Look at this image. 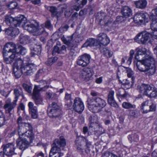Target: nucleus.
<instances>
[{
	"label": "nucleus",
	"instance_id": "1",
	"mask_svg": "<svg viewBox=\"0 0 157 157\" xmlns=\"http://www.w3.org/2000/svg\"><path fill=\"white\" fill-rule=\"evenodd\" d=\"M140 63H137V68L140 72L145 73L147 75H153L155 71V60L150 54H147L145 59L137 60Z\"/></svg>",
	"mask_w": 157,
	"mask_h": 157
},
{
	"label": "nucleus",
	"instance_id": "2",
	"mask_svg": "<svg viewBox=\"0 0 157 157\" xmlns=\"http://www.w3.org/2000/svg\"><path fill=\"white\" fill-rule=\"evenodd\" d=\"M87 101L88 109L90 111L94 113L101 111L106 104L104 100L100 98H89Z\"/></svg>",
	"mask_w": 157,
	"mask_h": 157
},
{
	"label": "nucleus",
	"instance_id": "3",
	"mask_svg": "<svg viewBox=\"0 0 157 157\" xmlns=\"http://www.w3.org/2000/svg\"><path fill=\"white\" fill-rule=\"evenodd\" d=\"M77 149L81 154H83L87 151H89L92 147L91 142L83 136H79L75 140Z\"/></svg>",
	"mask_w": 157,
	"mask_h": 157
},
{
	"label": "nucleus",
	"instance_id": "4",
	"mask_svg": "<svg viewBox=\"0 0 157 157\" xmlns=\"http://www.w3.org/2000/svg\"><path fill=\"white\" fill-rule=\"evenodd\" d=\"M14 94L15 95L14 99L11 102L10 98L7 99L6 101L5 104L3 106L6 113L11 114L14 112V108L17 105V102L18 98L21 94V92L17 89H15L14 90Z\"/></svg>",
	"mask_w": 157,
	"mask_h": 157
},
{
	"label": "nucleus",
	"instance_id": "5",
	"mask_svg": "<svg viewBox=\"0 0 157 157\" xmlns=\"http://www.w3.org/2000/svg\"><path fill=\"white\" fill-rule=\"evenodd\" d=\"M24 29L30 33H33V35H40L44 32V29L41 27H36L29 21H26L25 23L22 25Z\"/></svg>",
	"mask_w": 157,
	"mask_h": 157
},
{
	"label": "nucleus",
	"instance_id": "6",
	"mask_svg": "<svg viewBox=\"0 0 157 157\" xmlns=\"http://www.w3.org/2000/svg\"><path fill=\"white\" fill-rule=\"evenodd\" d=\"M47 111L48 116L53 119H60L62 114L59 106L55 102L52 103L51 106L49 105Z\"/></svg>",
	"mask_w": 157,
	"mask_h": 157
},
{
	"label": "nucleus",
	"instance_id": "7",
	"mask_svg": "<svg viewBox=\"0 0 157 157\" xmlns=\"http://www.w3.org/2000/svg\"><path fill=\"white\" fill-rule=\"evenodd\" d=\"M26 21V18L23 15H20L17 17L13 18L9 15L5 17V21L7 24L12 23L14 26H19L22 24V26L25 24Z\"/></svg>",
	"mask_w": 157,
	"mask_h": 157
},
{
	"label": "nucleus",
	"instance_id": "8",
	"mask_svg": "<svg viewBox=\"0 0 157 157\" xmlns=\"http://www.w3.org/2000/svg\"><path fill=\"white\" fill-rule=\"evenodd\" d=\"M152 14L150 16L149 18L152 20L150 24L151 29L154 32H152L151 34L157 35V7L152 10Z\"/></svg>",
	"mask_w": 157,
	"mask_h": 157
},
{
	"label": "nucleus",
	"instance_id": "9",
	"mask_svg": "<svg viewBox=\"0 0 157 157\" xmlns=\"http://www.w3.org/2000/svg\"><path fill=\"white\" fill-rule=\"evenodd\" d=\"M22 63L21 65L20 68L23 74L24 75H29L33 73V69L35 67V65L32 63H25L22 60Z\"/></svg>",
	"mask_w": 157,
	"mask_h": 157
},
{
	"label": "nucleus",
	"instance_id": "10",
	"mask_svg": "<svg viewBox=\"0 0 157 157\" xmlns=\"http://www.w3.org/2000/svg\"><path fill=\"white\" fill-rule=\"evenodd\" d=\"M110 17L109 16L102 12L98 13L96 19L99 21V23L101 25H108L110 23Z\"/></svg>",
	"mask_w": 157,
	"mask_h": 157
},
{
	"label": "nucleus",
	"instance_id": "11",
	"mask_svg": "<svg viewBox=\"0 0 157 157\" xmlns=\"http://www.w3.org/2000/svg\"><path fill=\"white\" fill-rule=\"evenodd\" d=\"M90 56L85 54L79 56L77 60L76 63L79 66L84 67L87 66L90 63Z\"/></svg>",
	"mask_w": 157,
	"mask_h": 157
},
{
	"label": "nucleus",
	"instance_id": "12",
	"mask_svg": "<svg viewBox=\"0 0 157 157\" xmlns=\"http://www.w3.org/2000/svg\"><path fill=\"white\" fill-rule=\"evenodd\" d=\"M5 155H13L14 154L15 149L14 144L13 143L3 145L2 146Z\"/></svg>",
	"mask_w": 157,
	"mask_h": 157
},
{
	"label": "nucleus",
	"instance_id": "13",
	"mask_svg": "<svg viewBox=\"0 0 157 157\" xmlns=\"http://www.w3.org/2000/svg\"><path fill=\"white\" fill-rule=\"evenodd\" d=\"M22 59H18L13 63V73L16 78H19L23 74L21 69L20 68L21 65H22Z\"/></svg>",
	"mask_w": 157,
	"mask_h": 157
},
{
	"label": "nucleus",
	"instance_id": "14",
	"mask_svg": "<svg viewBox=\"0 0 157 157\" xmlns=\"http://www.w3.org/2000/svg\"><path fill=\"white\" fill-rule=\"evenodd\" d=\"M3 53L4 62L6 64H11L14 60L16 62L18 59H21L19 53L6 54V55L4 54V53Z\"/></svg>",
	"mask_w": 157,
	"mask_h": 157
},
{
	"label": "nucleus",
	"instance_id": "15",
	"mask_svg": "<svg viewBox=\"0 0 157 157\" xmlns=\"http://www.w3.org/2000/svg\"><path fill=\"white\" fill-rule=\"evenodd\" d=\"M153 88V86L149 84H142L138 85L137 90L144 95L147 96Z\"/></svg>",
	"mask_w": 157,
	"mask_h": 157
},
{
	"label": "nucleus",
	"instance_id": "16",
	"mask_svg": "<svg viewBox=\"0 0 157 157\" xmlns=\"http://www.w3.org/2000/svg\"><path fill=\"white\" fill-rule=\"evenodd\" d=\"M16 46L14 44L11 42H8L4 46L3 53H4L5 55L6 54H10L11 53L14 54L19 53L16 52Z\"/></svg>",
	"mask_w": 157,
	"mask_h": 157
},
{
	"label": "nucleus",
	"instance_id": "17",
	"mask_svg": "<svg viewBox=\"0 0 157 157\" xmlns=\"http://www.w3.org/2000/svg\"><path fill=\"white\" fill-rule=\"evenodd\" d=\"M73 109L76 112L80 113L84 109L83 103L79 98H76L74 100L73 105Z\"/></svg>",
	"mask_w": 157,
	"mask_h": 157
},
{
	"label": "nucleus",
	"instance_id": "18",
	"mask_svg": "<svg viewBox=\"0 0 157 157\" xmlns=\"http://www.w3.org/2000/svg\"><path fill=\"white\" fill-rule=\"evenodd\" d=\"M16 144L18 148L22 151H24L28 147L30 143L26 138L19 137L16 141Z\"/></svg>",
	"mask_w": 157,
	"mask_h": 157
},
{
	"label": "nucleus",
	"instance_id": "19",
	"mask_svg": "<svg viewBox=\"0 0 157 157\" xmlns=\"http://www.w3.org/2000/svg\"><path fill=\"white\" fill-rule=\"evenodd\" d=\"M136 50L137 51V52L135 55V58L137 60H140V56L144 55V59H145L146 56L147 54H151V56H152V53L149 51H147V49L145 48H136Z\"/></svg>",
	"mask_w": 157,
	"mask_h": 157
},
{
	"label": "nucleus",
	"instance_id": "20",
	"mask_svg": "<svg viewBox=\"0 0 157 157\" xmlns=\"http://www.w3.org/2000/svg\"><path fill=\"white\" fill-rule=\"evenodd\" d=\"M92 75L90 69L89 68H84L83 69L80 75V77L85 81L89 80Z\"/></svg>",
	"mask_w": 157,
	"mask_h": 157
},
{
	"label": "nucleus",
	"instance_id": "21",
	"mask_svg": "<svg viewBox=\"0 0 157 157\" xmlns=\"http://www.w3.org/2000/svg\"><path fill=\"white\" fill-rule=\"evenodd\" d=\"M98 40L99 44L104 46L107 45L110 42V40L107 35L104 33H101L98 35Z\"/></svg>",
	"mask_w": 157,
	"mask_h": 157
},
{
	"label": "nucleus",
	"instance_id": "22",
	"mask_svg": "<svg viewBox=\"0 0 157 157\" xmlns=\"http://www.w3.org/2000/svg\"><path fill=\"white\" fill-rule=\"evenodd\" d=\"M40 84L35 85L33 90L40 92L44 91L48 88L47 86V82L46 80H41L39 81Z\"/></svg>",
	"mask_w": 157,
	"mask_h": 157
},
{
	"label": "nucleus",
	"instance_id": "23",
	"mask_svg": "<svg viewBox=\"0 0 157 157\" xmlns=\"http://www.w3.org/2000/svg\"><path fill=\"white\" fill-rule=\"evenodd\" d=\"M17 26L11 27L6 29L5 33L6 34L14 37L18 35L19 33V29L17 27Z\"/></svg>",
	"mask_w": 157,
	"mask_h": 157
},
{
	"label": "nucleus",
	"instance_id": "24",
	"mask_svg": "<svg viewBox=\"0 0 157 157\" xmlns=\"http://www.w3.org/2000/svg\"><path fill=\"white\" fill-rule=\"evenodd\" d=\"M151 103V100H147L141 103L140 109L142 113H147L149 112V105Z\"/></svg>",
	"mask_w": 157,
	"mask_h": 157
},
{
	"label": "nucleus",
	"instance_id": "25",
	"mask_svg": "<svg viewBox=\"0 0 157 157\" xmlns=\"http://www.w3.org/2000/svg\"><path fill=\"white\" fill-rule=\"evenodd\" d=\"M121 13L123 16L125 18L131 17L132 15V10L128 6H123L121 10Z\"/></svg>",
	"mask_w": 157,
	"mask_h": 157
},
{
	"label": "nucleus",
	"instance_id": "26",
	"mask_svg": "<svg viewBox=\"0 0 157 157\" xmlns=\"http://www.w3.org/2000/svg\"><path fill=\"white\" fill-rule=\"evenodd\" d=\"M33 98L36 105L42 104L43 100L40 96V92L33 90Z\"/></svg>",
	"mask_w": 157,
	"mask_h": 157
},
{
	"label": "nucleus",
	"instance_id": "27",
	"mask_svg": "<svg viewBox=\"0 0 157 157\" xmlns=\"http://www.w3.org/2000/svg\"><path fill=\"white\" fill-rule=\"evenodd\" d=\"M98 45H99V43L98 41L94 39L91 38L88 40L87 41L83 44L82 47H93L94 46H97Z\"/></svg>",
	"mask_w": 157,
	"mask_h": 157
},
{
	"label": "nucleus",
	"instance_id": "28",
	"mask_svg": "<svg viewBox=\"0 0 157 157\" xmlns=\"http://www.w3.org/2000/svg\"><path fill=\"white\" fill-rule=\"evenodd\" d=\"M53 143L56 145H58L59 147H64L66 145L65 139L63 136H61L59 139H56L54 140Z\"/></svg>",
	"mask_w": 157,
	"mask_h": 157
},
{
	"label": "nucleus",
	"instance_id": "29",
	"mask_svg": "<svg viewBox=\"0 0 157 157\" xmlns=\"http://www.w3.org/2000/svg\"><path fill=\"white\" fill-rule=\"evenodd\" d=\"M100 52L101 53L104 54L107 58H109L112 56L113 55V52L108 49L104 47H101V45H100Z\"/></svg>",
	"mask_w": 157,
	"mask_h": 157
},
{
	"label": "nucleus",
	"instance_id": "30",
	"mask_svg": "<svg viewBox=\"0 0 157 157\" xmlns=\"http://www.w3.org/2000/svg\"><path fill=\"white\" fill-rule=\"evenodd\" d=\"M134 4L137 8L143 9L146 7L147 2L146 0H140L135 1Z\"/></svg>",
	"mask_w": 157,
	"mask_h": 157
},
{
	"label": "nucleus",
	"instance_id": "31",
	"mask_svg": "<svg viewBox=\"0 0 157 157\" xmlns=\"http://www.w3.org/2000/svg\"><path fill=\"white\" fill-rule=\"evenodd\" d=\"M152 32H151L150 33H146L145 32H142V38H141V44H144L148 40L149 38V36H157V35H154L151 34L152 32L154 31H153L151 29Z\"/></svg>",
	"mask_w": 157,
	"mask_h": 157
},
{
	"label": "nucleus",
	"instance_id": "32",
	"mask_svg": "<svg viewBox=\"0 0 157 157\" xmlns=\"http://www.w3.org/2000/svg\"><path fill=\"white\" fill-rule=\"evenodd\" d=\"M89 120L90 124L89 126L90 127H94L95 125H97L98 124V118L97 116H91L89 118Z\"/></svg>",
	"mask_w": 157,
	"mask_h": 157
},
{
	"label": "nucleus",
	"instance_id": "33",
	"mask_svg": "<svg viewBox=\"0 0 157 157\" xmlns=\"http://www.w3.org/2000/svg\"><path fill=\"white\" fill-rule=\"evenodd\" d=\"M61 149L60 147L58 145H56L53 143L52 145V148L50 151L49 153H61Z\"/></svg>",
	"mask_w": 157,
	"mask_h": 157
},
{
	"label": "nucleus",
	"instance_id": "34",
	"mask_svg": "<svg viewBox=\"0 0 157 157\" xmlns=\"http://www.w3.org/2000/svg\"><path fill=\"white\" fill-rule=\"evenodd\" d=\"M19 41L21 44H26L29 42V36L24 34H21L19 36Z\"/></svg>",
	"mask_w": 157,
	"mask_h": 157
},
{
	"label": "nucleus",
	"instance_id": "35",
	"mask_svg": "<svg viewBox=\"0 0 157 157\" xmlns=\"http://www.w3.org/2000/svg\"><path fill=\"white\" fill-rule=\"evenodd\" d=\"M24 135L27 137L29 138L30 143L32 142V141L34 138V135L33 132V129L26 131Z\"/></svg>",
	"mask_w": 157,
	"mask_h": 157
},
{
	"label": "nucleus",
	"instance_id": "36",
	"mask_svg": "<svg viewBox=\"0 0 157 157\" xmlns=\"http://www.w3.org/2000/svg\"><path fill=\"white\" fill-rule=\"evenodd\" d=\"M122 107L125 109H135L136 108V105H132L129 102H124L122 104Z\"/></svg>",
	"mask_w": 157,
	"mask_h": 157
},
{
	"label": "nucleus",
	"instance_id": "37",
	"mask_svg": "<svg viewBox=\"0 0 157 157\" xmlns=\"http://www.w3.org/2000/svg\"><path fill=\"white\" fill-rule=\"evenodd\" d=\"M139 14L140 15H136L139 17V18H140L143 20V21H147L148 18L149 17L147 13H140Z\"/></svg>",
	"mask_w": 157,
	"mask_h": 157
},
{
	"label": "nucleus",
	"instance_id": "38",
	"mask_svg": "<svg viewBox=\"0 0 157 157\" xmlns=\"http://www.w3.org/2000/svg\"><path fill=\"white\" fill-rule=\"evenodd\" d=\"M26 132L25 129L23 125L18 126V132L19 136V137H21V136H24Z\"/></svg>",
	"mask_w": 157,
	"mask_h": 157
},
{
	"label": "nucleus",
	"instance_id": "39",
	"mask_svg": "<svg viewBox=\"0 0 157 157\" xmlns=\"http://www.w3.org/2000/svg\"><path fill=\"white\" fill-rule=\"evenodd\" d=\"M34 52H33L34 54L38 55L40 54L41 52V46L40 45H35L33 48Z\"/></svg>",
	"mask_w": 157,
	"mask_h": 157
},
{
	"label": "nucleus",
	"instance_id": "40",
	"mask_svg": "<svg viewBox=\"0 0 157 157\" xmlns=\"http://www.w3.org/2000/svg\"><path fill=\"white\" fill-rule=\"evenodd\" d=\"M57 57H56L48 59L46 62V64L47 66H50L57 61Z\"/></svg>",
	"mask_w": 157,
	"mask_h": 157
},
{
	"label": "nucleus",
	"instance_id": "41",
	"mask_svg": "<svg viewBox=\"0 0 157 157\" xmlns=\"http://www.w3.org/2000/svg\"><path fill=\"white\" fill-rule=\"evenodd\" d=\"M117 96H119L123 98H124L126 96L125 94V91L123 88H120L118 90V92L117 94Z\"/></svg>",
	"mask_w": 157,
	"mask_h": 157
},
{
	"label": "nucleus",
	"instance_id": "42",
	"mask_svg": "<svg viewBox=\"0 0 157 157\" xmlns=\"http://www.w3.org/2000/svg\"><path fill=\"white\" fill-rule=\"evenodd\" d=\"M128 139L131 141H133L137 142L138 140L139 136L137 134H133L131 135H129Z\"/></svg>",
	"mask_w": 157,
	"mask_h": 157
},
{
	"label": "nucleus",
	"instance_id": "43",
	"mask_svg": "<svg viewBox=\"0 0 157 157\" xmlns=\"http://www.w3.org/2000/svg\"><path fill=\"white\" fill-rule=\"evenodd\" d=\"M147 96L150 98H154L156 97L157 96V90L153 88L151 91L150 92Z\"/></svg>",
	"mask_w": 157,
	"mask_h": 157
},
{
	"label": "nucleus",
	"instance_id": "44",
	"mask_svg": "<svg viewBox=\"0 0 157 157\" xmlns=\"http://www.w3.org/2000/svg\"><path fill=\"white\" fill-rule=\"evenodd\" d=\"M5 121L4 115L3 113L1 110L0 112V127L4 124Z\"/></svg>",
	"mask_w": 157,
	"mask_h": 157
},
{
	"label": "nucleus",
	"instance_id": "45",
	"mask_svg": "<svg viewBox=\"0 0 157 157\" xmlns=\"http://www.w3.org/2000/svg\"><path fill=\"white\" fill-rule=\"evenodd\" d=\"M30 113L31 114L32 117L34 119L37 118L38 117L37 109L29 111Z\"/></svg>",
	"mask_w": 157,
	"mask_h": 157
},
{
	"label": "nucleus",
	"instance_id": "46",
	"mask_svg": "<svg viewBox=\"0 0 157 157\" xmlns=\"http://www.w3.org/2000/svg\"><path fill=\"white\" fill-rule=\"evenodd\" d=\"M23 87L24 90L29 93L32 92V88L31 86L29 85L26 83H23L22 85Z\"/></svg>",
	"mask_w": 157,
	"mask_h": 157
},
{
	"label": "nucleus",
	"instance_id": "47",
	"mask_svg": "<svg viewBox=\"0 0 157 157\" xmlns=\"http://www.w3.org/2000/svg\"><path fill=\"white\" fill-rule=\"evenodd\" d=\"M108 104L112 106L115 108H118V105L114 99L108 100Z\"/></svg>",
	"mask_w": 157,
	"mask_h": 157
},
{
	"label": "nucleus",
	"instance_id": "48",
	"mask_svg": "<svg viewBox=\"0 0 157 157\" xmlns=\"http://www.w3.org/2000/svg\"><path fill=\"white\" fill-rule=\"evenodd\" d=\"M75 2L78 5L81 6L83 7V6L86 5L87 3V0H75Z\"/></svg>",
	"mask_w": 157,
	"mask_h": 157
},
{
	"label": "nucleus",
	"instance_id": "49",
	"mask_svg": "<svg viewBox=\"0 0 157 157\" xmlns=\"http://www.w3.org/2000/svg\"><path fill=\"white\" fill-rule=\"evenodd\" d=\"M142 38V33L138 34L135 37V41L139 44H141V38Z\"/></svg>",
	"mask_w": 157,
	"mask_h": 157
},
{
	"label": "nucleus",
	"instance_id": "50",
	"mask_svg": "<svg viewBox=\"0 0 157 157\" xmlns=\"http://www.w3.org/2000/svg\"><path fill=\"white\" fill-rule=\"evenodd\" d=\"M22 125L25 129V130L26 131L32 130L33 129V128L31 125L29 123H24L22 124Z\"/></svg>",
	"mask_w": 157,
	"mask_h": 157
},
{
	"label": "nucleus",
	"instance_id": "51",
	"mask_svg": "<svg viewBox=\"0 0 157 157\" xmlns=\"http://www.w3.org/2000/svg\"><path fill=\"white\" fill-rule=\"evenodd\" d=\"M127 73V75L128 77H131L134 74L133 71L131 69L128 67H125Z\"/></svg>",
	"mask_w": 157,
	"mask_h": 157
},
{
	"label": "nucleus",
	"instance_id": "52",
	"mask_svg": "<svg viewBox=\"0 0 157 157\" xmlns=\"http://www.w3.org/2000/svg\"><path fill=\"white\" fill-rule=\"evenodd\" d=\"M149 112L152 111H155L156 109V105L153 103L151 101V103L149 105Z\"/></svg>",
	"mask_w": 157,
	"mask_h": 157
},
{
	"label": "nucleus",
	"instance_id": "53",
	"mask_svg": "<svg viewBox=\"0 0 157 157\" xmlns=\"http://www.w3.org/2000/svg\"><path fill=\"white\" fill-rule=\"evenodd\" d=\"M61 50H60L59 47L57 46H54L53 50L52 52V54L53 55H55L56 53L59 54L60 53Z\"/></svg>",
	"mask_w": 157,
	"mask_h": 157
},
{
	"label": "nucleus",
	"instance_id": "54",
	"mask_svg": "<svg viewBox=\"0 0 157 157\" xmlns=\"http://www.w3.org/2000/svg\"><path fill=\"white\" fill-rule=\"evenodd\" d=\"M17 6V4L16 2H11L8 5V7L11 9H15Z\"/></svg>",
	"mask_w": 157,
	"mask_h": 157
},
{
	"label": "nucleus",
	"instance_id": "55",
	"mask_svg": "<svg viewBox=\"0 0 157 157\" xmlns=\"http://www.w3.org/2000/svg\"><path fill=\"white\" fill-rule=\"evenodd\" d=\"M49 8V10L52 15H53L54 16L56 15L57 14L56 8L54 6H50Z\"/></svg>",
	"mask_w": 157,
	"mask_h": 157
},
{
	"label": "nucleus",
	"instance_id": "56",
	"mask_svg": "<svg viewBox=\"0 0 157 157\" xmlns=\"http://www.w3.org/2000/svg\"><path fill=\"white\" fill-rule=\"evenodd\" d=\"M137 15H140L139 13H137L136 14L134 17V20L136 22L139 23L140 22L141 23L143 22V20L140 18H139V17L136 16Z\"/></svg>",
	"mask_w": 157,
	"mask_h": 157
},
{
	"label": "nucleus",
	"instance_id": "57",
	"mask_svg": "<svg viewBox=\"0 0 157 157\" xmlns=\"http://www.w3.org/2000/svg\"><path fill=\"white\" fill-rule=\"evenodd\" d=\"M114 92L113 90H110L109 92V94L108 97V100L114 99Z\"/></svg>",
	"mask_w": 157,
	"mask_h": 157
},
{
	"label": "nucleus",
	"instance_id": "58",
	"mask_svg": "<svg viewBox=\"0 0 157 157\" xmlns=\"http://www.w3.org/2000/svg\"><path fill=\"white\" fill-rule=\"evenodd\" d=\"M81 6H80V5H78V6H77L76 5H74L71 6V9L72 11V12H73V10H75L76 11H78L79 10L80 8H82Z\"/></svg>",
	"mask_w": 157,
	"mask_h": 157
},
{
	"label": "nucleus",
	"instance_id": "59",
	"mask_svg": "<svg viewBox=\"0 0 157 157\" xmlns=\"http://www.w3.org/2000/svg\"><path fill=\"white\" fill-rule=\"evenodd\" d=\"M19 48L20 49V52L21 54L24 55L27 52L26 49L22 46H19Z\"/></svg>",
	"mask_w": 157,
	"mask_h": 157
},
{
	"label": "nucleus",
	"instance_id": "60",
	"mask_svg": "<svg viewBox=\"0 0 157 157\" xmlns=\"http://www.w3.org/2000/svg\"><path fill=\"white\" fill-rule=\"evenodd\" d=\"M63 155V153H49V157H60Z\"/></svg>",
	"mask_w": 157,
	"mask_h": 157
},
{
	"label": "nucleus",
	"instance_id": "61",
	"mask_svg": "<svg viewBox=\"0 0 157 157\" xmlns=\"http://www.w3.org/2000/svg\"><path fill=\"white\" fill-rule=\"evenodd\" d=\"M72 12V11L71 10L67 9L65 11L64 15L66 17H69L71 16Z\"/></svg>",
	"mask_w": 157,
	"mask_h": 157
},
{
	"label": "nucleus",
	"instance_id": "62",
	"mask_svg": "<svg viewBox=\"0 0 157 157\" xmlns=\"http://www.w3.org/2000/svg\"><path fill=\"white\" fill-rule=\"evenodd\" d=\"M28 106L29 108V111L33 109H37L36 106H34V104L32 102H29L28 103Z\"/></svg>",
	"mask_w": 157,
	"mask_h": 157
},
{
	"label": "nucleus",
	"instance_id": "63",
	"mask_svg": "<svg viewBox=\"0 0 157 157\" xmlns=\"http://www.w3.org/2000/svg\"><path fill=\"white\" fill-rule=\"evenodd\" d=\"M44 71L42 70H39L36 74V78H39L40 76H42L44 74Z\"/></svg>",
	"mask_w": 157,
	"mask_h": 157
},
{
	"label": "nucleus",
	"instance_id": "64",
	"mask_svg": "<svg viewBox=\"0 0 157 157\" xmlns=\"http://www.w3.org/2000/svg\"><path fill=\"white\" fill-rule=\"evenodd\" d=\"M45 27L48 29H51L52 27L50 22L49 21H47L45 23Z\"/></svg>",
	"mask_w": 157,
	"mask_h": 157
}]
</instances>
